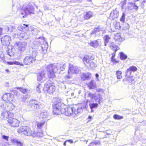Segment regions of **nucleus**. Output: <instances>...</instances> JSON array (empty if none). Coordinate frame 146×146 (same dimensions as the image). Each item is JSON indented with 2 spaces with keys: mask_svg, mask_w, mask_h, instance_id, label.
I'll use <instances>...</instances> for the list:
<instances>
[{
  "mask_svg": "<svg viewBox=\"0 0 146 146\" xmlns=\"http://www.w3.org/2000/svg\"><path fill=\"white\" fill-rule=\"evenodd\" d=\"M53 112L54 114L57 115H60L64 113L65 111L64 108L62 107L61 103L55 102L52 106Z\"/></svg>",
  "mask_w": 146,
  "mask_h": 146,
  "instance_id": "f03ea898",
  "label": "nucleus"
},
{
  "mask_svg": "<svg viewBox=\"0 0 146 146\" xmlns=\"http://www.w3.org/2000/svg\"><path fill=\"white\" fill-rule=\"evenodd\" d=\"M8 118L12 117L14 116V114L12 112H8Z\"/></svg>",
  "mask_w": 146,
  "mask_h": 146,
  "instance_id": "5fc2aeb1",
  "label": "nucleus"
},
{
  "mask_svg": "<svg viewBox=\"0 0 146 146\" xmlns=\"http://www.w3.org/2000/svg\"><path fill=\"white\" fill-rule=\"evenodd\" d=\"M79 72L80 70L77 67L72 64H69L67 77L68 78H70L72 74L78 73Z\"/></svg>",
  "mask_w": 146,
  "mask_h": 146,
  "instance_id": "423d86ee",
  "label": "nucleus"
},
{
  "mask_svg": "<svg viewBox=\"0 0 146 146\" xmlns=\"http://www.w3.org/2000/svg\"><path fill=\"white\" fill-rule=\"evenodd\" d=\"M87 65V66L88 68H92L96 67V65L93 62L92 60H90V62L89 64Z\"/></svg>",
  "mask_w": 146,
  "mask_h": 146,
  "instance_id": "7c9ffc66",
  "label": "nucleus"
},
{
  "mask_svg": "<svg viewBox=\"0 0 146 146\" xmlns=\"http://www.w3.org/2000/svg\"><path fill=\"white\" fill-rule=\"evenodd\" d=\"M29 97V96L28 95L25 96H23L20 98V100L22 101H25L26 99Z\"/></svg>",
  "mask_w": 146,
  "mask_h": 146,
  "instance_id": "37998d69",
  "label": "nucleus"
},
{
  "mask_svg": "<svg viewBox=\"0 0 146 146\" xmlns=\"http://www.w3.org/2000/svg\"><path fill=\"white\" fill-rule=\"evenodd\" d=\"M127 0H124L121 2V8L123 9L125 7V5Z\"/></svg>",
  "mask_w": 146,
  "mask_h": 146,
  "instance_id": "de8ad7c7",
  "label": "nucleus"
},
{
  "mask_svg": "<svg viewBox=\"0 0 146 146\" xmlns=\"http://www.w3.org/2000/svg\"><path fill=\"white\" fill-rule=\"evenodd\" d=\"M92 143H94V144H95L96 145H98V143H99L98 142H92Z\"/></svg>",
  "mask_w": 146,
  "mask_h": 146,
  "instance_id": "69168bd1",
  "label": "nucleus"
},
{
  "mask_svg": "<svg viewBox=\"0 0 146 146\" xmlns=\"http://www.w3.org/2000/svg\"><path fill=\"white\" fill-rule=\"evenodd\" d=\"M119 16V11L115 9L111 11L110 13L109 18L112 20H114L117 18Z\"/></svg>",
  "mask_w": 146,
  "mask_h": 146,
  "instance_id": "f8f14e48",
  "label": "nucleus"
},
{
  "mask_svg": "<svg viewBox=\"0 0 146 146\" xmlns=\"http://www.w3.org/2000/svg\"><path fill=\"white\" fill-rule=\"evenodd\" d=\"M8 64L9 65L16 64V65H21L20 63L19 62L14 61V62H7Z\"/></svg>",
  "mask_w": 146,
  "mask_h": 146,
  "instance_id": "a19ab883",
  "label": "nucleus"
},
{
  "mask_svg": "<svg viewBox=\"0 0 146 146\" xmlns=\"http://www.w3.org/2000/svg\"><path fill=\"white\" fill-rule=\"evenodd\" d=\"M31 134L30 135H31L33 137H36V132L33 131V132H31Z\"/></svg>",
  "mask_w": 146,
  "mask_h": 146,
  "instance_id": "4d7b16f0",
  "label": "nucleus"
},
{
  "mask_svg": "<svg viewBox=\"0 0 146 146\" xmlns=\"http://www.w3.org/2000/svg\"><path fill=\"white\" fill-rule=\"evenodd\" d=\"M37 50H33L31 53V55L32 56V57L34 58H35L36 56H37Z\"/></svg>",
  "mask_w": 146,
  "mask_h": 146,
  "instance_id": "79ce46f5",
  "label": "nucleus"
},
{
  "mask_svg": "<svg viewBox=\"0 0 146 146\" xmlns=\"http://www.w3.org/2000/svg\"><path fill=\"white\" fill-rule=\"evenodd\" d=\"M96 78H98L99 77V75L98 74H96Z\"/></svg>",
  "mask_w": 146,
  "mask_h": 146,
  "instance_id": "338daca9",
  "label": "nucleus"
},
{
  "mask_svg": "<svg viewBox=\"0 0 146 146\" xmlns=\"http://www.w3.org/2000/svg\"><path fill=\"white\" fill-rule=\"evenodd\" d=\"M15 28L14 26H10L8 27V31L11 32Z\"/></svg>",
  "mask_w": 146,
  "mask_h": 146,
  "instance_id": "09e8293b",
  "label": "nucleus"
},
{
  "mask_svg": "<svg viewBox=\"0 0 146 146\" xmlns=\"http://www.w3.org/2000/svg\"><path fill=\"white\" fill-rule=\"evenodd\" d=\"M14 98V96L13 94L7 93L3 95L2 99L5 101H8L11 102L13 100Z\"/></svg>",
  "mask_w": 146,
  "mask_h": 146,
  "instance_id": "1a4fd4ad",
  "label": "nucleus"
},
{
  "mask_svg": "<svg viewBox=\"0 0 146 146\" xmlns=\"http://www.w3.org/2000/svg\"><path fill=\"white\" fill-rule=\"evenodd\" d=\"M98 106V104L97 103H90L89 104V106L91 110V112L94 111L93 109L96 108Z\"/></svg>",
  "mask_w": 146,
  "mask_h": 146,
  "instance_id": "a878e982",
  "label": "nucleus"
},
{
  "mask_svg": "<svg viewBox=\"0 0 146 146\" xmlns=\"http://www.w3.org/2000/svg\"><path fill=\"white\" fill-rule=\"evenodd\" d=\"M77 110H74V114H75L76 115V116H77V115L79 113H77Z\"/></svg>",
  "mask_w": 146,
  "mask_h": 146,
  "instance_id": "052dcab7",
  "label": "nucleus"
},
{
  "mask_svg": "<svg viewBox=\"0 0 146 146\" xmlns=\"http://www.w3.org/2000/svg\"><path fill=\"white\" fill-rule=\"evenodd\" d=\"M129 68L131 71L133 72L137 70V68L135 66H131Z\"/></svg>",
  "mask_w": 146,
  "mask_h": 146,
  "instance_id": "3c124183",
  "label": "nucleus"
},
{
  "mask_svg": "<svg viewBox=\"0 0 146 146\" xmlns=\"http://www.w3.org/2000/svg\"><path fill=\"white\" fill-rule=\"evenodd\" d=\"M41 47L43 51L44 50H46V49L48 48V45L47 43L45 42L44 44H42Z\"/></svg>",
  "mask_w": 146,
  "mask_h": 146,
  "instance_id": "4c0bfd02",
  "label": "nucleus"
},
{
  "mask_svg": "<svg viewBox=\"0 0 146 146\" xmlns=\"http://www.w3.org/2000/svg\"><path fill=\"white\" fill-rule=\"evenodd\" d=\"M8 112L4 111V112L1 113V116L3 119H5L6 118H8Z\"/></svg>",
  "mask_w": 146,
  "mask_h": 146,
  "instance_id": "2f4dec72",
  "label": "nucleus"
},
{
  "mask_svg": "<svg viewBox=\"0 0 146 146\" xmlns=\"http://www.w3.org/2000/svg\"><path fill=\"white\" fill-rule=\"evenodd\" d=\"M110 47L113 50H114L115 53L119 48V47L115 45L113 43L111 44Z\"/></svg>",
  "mask_w": 146,
  "mask_h": 146,
  "instance_id": "f704fd0d",
  "label": "nucleus"
},
{
  "mask_svg": "<svg viewBox=\"0 0 146 146\" xmlns=\"http://www.w3.org/2000/svg\"><path fill=\"white\" fill-rule=\"evenodd\" d=\"M27 32L25 33H21L20 34V36L22 38H23L25 39H27L29 38L30 35L29 32L28 31V30H27Z\"/></svg>",
  "mask_w": 146,
  "mask_h": 146,
  "instance_id": "5701e85b",
  "label": "nucleus"
},
{
  "mask_svg": "<svg viewBox=\"0 0 146 146\" xmlns=\"http://www.w3.org/2000/svg\"><path fill=\"white\" fill-rule=\"evenodd\" d=\"M66 66V64L64 62L50 64L47 66V74L50 78H54L55 77V74L60 73L61 71L64 70Z\"/></svg>",
  "mask_w": 146,
  "mask_h": 146,
  "instance_id": "f257e3e1",
  "label": "nucleus"
},
{
  "mask_svg": "<svg viewBox=\"0 0 146 146\" xmlns=\"http://www.w3.org/2000/svg\"><path fill=\"white\" fill-rule=\"evenodd\" d=\"M92 15V13L91 12H87L84 16V18L85 19H88L91 17Z\"/></svg>",
  "mask_w": 146,
  "mask_h": 146,
  "instance_id": "473e14b6",
  "label": "nucleus"
},
{
  "mask_svg": "<svg viewBox=\"0 0 146 146\" xmlns=\"http://www.w3.org/2000/svg\"><path fill=\"white\" fill-rule=\"evenodd\" d=\"M43 134L41 131L38 132L36 133V136L41 137L42 136Z\"/></svg>",
  "mask_w": 146,
  "mask_h": 146,
  "instance_id": "864d4df0",
  "label": "nucleus"
},
{
  "mask_svg": "<svg viewBox=\"0 0 146 146\" xmlns=\"http://www.w3.org/2000/svg\"><path fill=\"white\" fill-rule=\"evenodd\" d=\"M2 33V29L0 28V36H1Z\"/></svg>",
  "mask_w": 146,
  "mask_h": 146,
  "instance_id": "680f3d73",
  "label": "nucleus"
},
{
  "mask_svg": "<svg viewBox=\"0 0 146 146\" xmlns=\"http://www.w3.org/2000/svg\"><path fill=\"white\" fill-rule=\"evenodd\" d=\"M91 74L88 72L85 73H83L80 75L81 78L82 80H84L88 78H90Z\"/></svg>",
  "mask_w": 146,
  "mask_h": 146,
  "instance_id": "4be33fe9",
  "label": "nucleus"
},
{
  "mask_svg": "<svg viewBox=\"0 0 146 146\" xmlns=\"http://www.w3.org/2000/svg\"><path fill=\"white\" fill-rule=\"evenodd\" d=\"M18 132L26 136H29L31 134V129L28 126H22L19 128L17 130Z\"/></svg>",
  "mask_w": 146,
  "mask_h": 146,
  "instance_id": "0eeeda50",
  "label": "nucleus"
},
{
  "mask_svg": "<svg viewBox=\"0 0 146 146\" xmlns=\"http://www.w3.org/2000/svg\"><path fill=\"white\" fill-rule=\"evenodd\" d=\"M88 146H94V143H90Z\"/></svg>",
  "mask_w": 146,
  "mask_h": 146,
  "instance_id": "e2e57ef3",
  "label": "nucleus"
},
{
  "mask_svg": "<svg viewBox=\"0 0 146 146\" xmlns=\"http://www.w3.org/2000/svg\"><path fill=\"white\" fill-rule=\"evenodd\" d=\"M89 95L92 98L94 99L96 101L98 102L99 104L100 103V101L102 99V96L100 94H90Z\"/></svg>",
  "mask_w": 146,
  "mask_h": 146,
  "instance_id": "4468645a",
  "label": "nucleus"
},
{
  "mask_svg": "<svg viewBox=\"0 0 146 146\" xmlns=\"http://www.w3.org/2000/svg\"><path fill=\"white\" fill-rule=\"evenodd\" d=\"M120 58L122 60H125L127 58V56L122 52L120 53Z\"/></svg>",
  "mask_w": 146,
  "mask_h": 146,
  "instance_id": "ea45409f",
  "label": "nucleus"
},
{
  "mask_svg": "<svg viewBox=\"0 0 146 146\" xmlns=\"http://www.w3.org/2000/svg\"><path fill=\"white\" fill-rule=\"evenodd\" d=\"M0 61L3 63L5 62L4 54L3 53L0 54Z\"/></svg>",
  "mask_w": 146,
  "mask_h": 146,
  "instance_id": "58836bf2",
  "label": "nucleus"
},
{
  "mask_svg": "<svg viewBox=\"0 0 146 146\" xmlns=\"http://www.w3.org/2000/svg\"><path fill=\"white\" fill-rule=\"evenodd\" d=\"M127 81L129 83L131 82L132 80L130 77H128L126 79Z\"/></svg>",
  "mask_w": 146,
  "mask_h": 146,
  "instance_id": "bf43d9fd",
  "label": "nucleus"
},
{
  "mask_svg": "<svg viewBox=\"0 0 146 146\" xmlns=\"http://www.w3.org/2000/svg\"><path fill=\"white\" fill-rule=\"evenodd\" d=\"M18 49L22 51H23L27 47V43L25 42H18L17 45Z\"/></svg>",
  "mask_w": 146,
  "mask_h": 146,
  "instance_id": "2eb2a0df",
  "label": "nucleus"
},
{
  "mask_svg": "<svg viewBox=\"0 0 146 146\" xmlns=\"http://www.w3.org/2000/svg\"><path fill=\"white\" fill-rule=\"evenodd\" d=\"M5 71H6L7 72H9V70L8 69H6Z\"/></svg>",
  "mask_w": 146,
  "mask_h": 146,
  "instance_id": "774afa93",
  "label": "nucleus"
},
{
  "mask_svg": "<svg viewBox=\"0 0 146 146\" xmlns=\"http://www.w3.org/2000/svg\"><path fill=\"white\" fill-rule=\"evenodd\" d=\"M45 122V120H44L41 122L36 121V124L38 128L40 129L44 124Z\"/></svg>",
  "mask_w": 146,
  "mask_h": 146,
  "instance_id": "bb28decb",
  "label": "nucleus"
},
{
  "mask_svg": "<svg viewBox=\"0 0 146 146\" xmlns=\"http://www.w3.org/2000/svg\"><path fill=\"white\" fill-rule=\"evenodd\" d=\"M42 88V86L40 84H38L36 88V90L38 93L40 92V89Z\"/></svg>",
  "mask_w": 146,
  "mask_h": 146,
  "instance_id": "49530a36",
  "label": "nucleus"
},
{
  "mask_svg": "<svg viewBox=\"0 0 146 146\" xmlns=\"http://www.w3.org/2000/svg\"><path fill=\"white\" fill-rule=\"evenodd\" d=\"M12 143L16 146H23V144L18 139L13 138L11 139Z\"/></svg>",
  "mask_w": 146,
  "mask_h": 146,
  "instance_id": "a211bd4d",
  "label": "nucleus"
},
{
  "mask_svg": "<svg viewBox=\"0 0 146 146\" xmlns=\"http://www.w3.org/2000/svg\"><path fill=\"white\" fill-rule=\"evenodd\" d=\"M45 71L44 70H42L37 74V80L40 81L45 80Z\"/></svg>",
  "mask_w": 146,
  "mask_h": 146,
  "instance_id": "dca6fc26",
  "label": "nucleus"
},
{
  "mask_svg": "<svg viewBox=\"0 0 146 146\" xmlns=\"http://www.w3.org/2000/svg\"><path fill=\"white\" fill-rule=\"evenodd\" d=\"M24 10L21 13V16L22 17H25L27 15L31 14H33L35 8L33 6L27 5L26 7H24Z\"/></svg>",
  "mask_w": 146,
  "mask_h": 146,
  "instance_id": "20e7f679",
  "label": "nucleus"
},
{
  "mask_svg": "<svg viewBox=\"0 0 146 146\" xmlns=\"http://www.w3.org/2000/svg\"><path fill=\"white\" fill-rule=\"evenodd\" d=\"M30 104L32 108L34 107L35 108L38 109L39 106L38 102L35 100H32L30 101Z\"/></svg>",
  "mask_w": 146,
  "mask_h": 146,
  "instance_id": "412c9836",
  "label": "nucleus"
},
{
  "mask_svg": "<svg viewBox=\"0 0 146 146\" xmlns=\"http://www.w3.org/2000/svg\"><path fill=\"white\" fill-rule=\"evenodd\" d=\"M67 141H68L71 143H72L73 142V141L72 140H71V139L67 140Z\"/></svg>",
  "mask_w": 146,
  "mask_h": 146,
  "instance_id": "0e129e2a",
  "label": "nucleus"
},
{
  "mask_svg": "<svg viewBox=\"0 0 146 146\" xmlns=\"http://www.w3.org/2000/svg\"><path fill=\"white\" fill-rule=\"evenodd\" d=\"M65 109V111L64 113L66 115L69 116L72 114H74V108L68 107Z\"/></svg>",
  "mask_w": 146,
  "mask_h": 146,
  "instance_id": "6ab92c4d",
  "label": "nucleus"
},
{
  "mask_svg": "<svg viewBox=\"0 0 146 146\" xmlns=\"http://www.w3.org/2000/svg\"><path fill=\"white\" fill-rule=\"evenodd\" d=\"M35 115L36 117H39L40 119H44L48 116V115L47 112L46 111L42 112L40 115V112L38 111L36 112V114Z\"/></svg>",
  "mask_w": 146,
  "mask_h": 146,
  "instance_id": "f3484780",
  "label": "nucleus"
},
{
  "mask_svg": "<svg viewBox=\"0 0 146 146\" xmlns=\"http://www.w3.org/2000/svg\"><path fill=\"white\" fill-rule=\"evenodd\" d=\"M114 39L116 42H118L117 43L119 44L122 41V38L121 37L119 33L116 34L115 36Z\"/></svg>",
  "mask_w": 146,
  "mask_h": 146,
  "instance_id": "b1692460",
  "label": "nucleus"
},
{
  "mask_svg": "<svg viewBox=\"0 0 146 146\" xmlns=\"http://www.w3.org/2000/svg\"><path fill=\"white\" fill-rule=\"evenodd\" d=\"M98 42L99 41L98 40L90 41L88 42V44L90 46L94 48H96L98 46H100L101 45V44L99 43Z\"/></svg>",
  "mask_w": 146,
  "mask_h": 146,
  "instance_id": "aec40b11",
  "label": "nucleus"
},
{
  "mask_svg": "<svg viewBox=\"0 0 146 146\" xmlns=\"http://www.w3.org/2000/svg\"><path fill=\"white\" fill-rule=\"evenodd\" d=\"M104 40V45L106 46L107 44L108 43L110 39V38L108 35H106L103 37Z\"/></svg>",
  "mask_w": 146,
  "mask_h": 146,
  "instance_id": "c85d7f7f",
  "label": "nucleus"
},
{
  "mask_svg": "<svg viewBox=\"0 0 146 146\" xmlns=\"http://www.w3.org/2000/svg\"><path fill=\"white\" fill-rule=\"evenodd\" d=\"M7 52V54L10 56H13L15 54L14 49L12 48L11 49L8 50Z\"/></svg>",
  "mask_w": 146,
  "mask_h": 146,
  "instance_id": "c756f323",
  "label": "nucleus"
},
{
  "mask_svg": "<svg viewBox=\"0 0 146 146\" xmlns=\"http://www.w3.org/2000/svg\"><path fill=\"white\" fill-rule=\"evenodd\" d=\"M16 88H17L18 89H19V90L23 93H25L27 92L28 91L27 89L24 88H23L21 87H16Z\"/></svg>",
  "mask_w": 146,
  "mask_h": 146,
  "instance_id": "e433bc0d",
  "label": "nucleus"
},
{
  "mask_svg": "<svg viewBox=\"0 0 146 146\" xmlns=\"http://www.w3.org/2000/svg\"><path fill=\"white\" fill-rule=\"evenodd\" d=\"M88 86L90 88L93 89L95 88L96 86L95 82L93 81H92L90 83Z\"/></svg>",
  "mask_w": 146,
  "mask_h": 146,
  "instance_id": "72a5a7b5",
  "label": "nucleus"
},
{
  "mask_svg": "<svg viewBox=\"0 0 146 146\" xmlns=\"http://www.w3.org/2000/svg\"><path fill=\"white\" fill-rule=\"evenodd\" d=\"M77 113H80V112H82V108H78L77 109Z\"/></svg>",
  "mask_w": 146,
  "mask_h": 146,
  "instance_id": "13d9d810",
  "label": "nucleus"
},
{
  "mask_svg": "<svg viewBox=\"0 0 146 146\" xmlns=\"http://www.w3.org/2000/svg\"><path fill=\"white\" fill-rule=\"evenodd\" d=\"M139 8V7L136 5L135 3L132 2H129L128 6L126 8V9H127L129 10L133 11H137Z\"/></svg>",
  "mask_w": 146,
  "mask_h": 146,
  "instance_id": "9b49d317",
  "label": "nucleus"
},
{
  "mask_svg": "<svg viewBox=\"0 0 146 146\" xmlns=\"http://www.w3.org/2000/svg\"><path fill=\"white\" fill-rule=\"evenodd\" d=\"M36 60L35 58L31 56H27L24 59V63L25 64L32 63Z\"/></svg>",
  "mask_w": 146,
  "mask_h": 146,
  "instance_id": "ddd939ff",
  "label": "nucleus"
},
{
  "mask_svg": "<svg viewBox=\"0 0 146 146\" xmlns=\"http://www.w3.org/2000/svg\"><path fill=\"white\" fill-rule=\"evenodd\" d=\"M55 86L51 85L50 83H47L44 85L43 90L46 93L51 94L55 91Z\"/></svg>",
  "mask_w": 146,
  "mask_h": 146,
  "instance_id": "39448f33",
  "label": "nucleus"
},
{
  "mask_svg": "<svg viewBox=\"0 0 146 146\" xmlns=\"http://www.w3.org/2000/svg\"><path fill=\"white\" fill-rule=\"evenodd\" d=\"M23 26H20L18 27L17 29V31H22L24 30H26L28 29V28H27L28 27V25H25V24L23 25Z\"/></svg>",
  "mask_w": 146,
  "mask_h": 146,
  "instance_id": "393cba45",
  "label": "nucleus"
},
{
  "mask_svg": "<svg viewBox=\"0 0 146 146\" xmlns=\"http://www.w3.org/2000/svg\"><path fill=\"white\" fill-rule=\"evenodd\" d=\"M8 123L11 127H16L19 126V121L15 118L10 119L8 120Z\"/></svg>",
  "mask_w": 146,
  "mask_h": 146,
  "instance_id": "6e6552de",
  "label": "nucleus"
},
{
  "mask_svg": "<svg viewBox=\"0 0 146 146\" xmlns=\"http://www.w3.org/2000/svg\"><path fill=\"white\" fill-rule=\"evenodd\" d=\"M1 41L2 44L5 45H8L11 41V37L7 35L2 37L1 38Z\"/></svg>",
  "mask_w": 146,
  "mask_h": 146,
  "instance_id": "9d476101",
  "label": "nucleus"
},
{
  "mask_svg": "<svg viewBox=\"0 0 146 146\" xmlns=\"http://www.w3.org/2000/svg\"><path fill=\"white\" fill-rule=\"evenodd\" d=\"M0 107L4 111H9L15 109V105L11 102H4L1 103Z\"/></svg>",
  "mask_w": 146,
  "mask_h": 146,
  "instance_id": "7ed1b4c3",
  "label": "nucleus"
},
{
  "mask_svg": "<svg viewBox=\"0 0 146 146\" xmlns=\"http://www.w3.org/2000/svg\"><path fill=\"white\" fill-rule=\"evenodd\" d=\"M131 71L129 68L126 72V75L128 76H129L131 74Z\"/></svg>",
  "mask_w": 146,
  "mask_h": 146,
  "instance_id": "603ef678",
  "label": "nucleus"
},
{
  "mask_svg": "<svg viewBox=\"0 0 146 146\" xmlns=\"http://www.w3.org/2000/svg\"><path fill=\"white\" fill-rule=\"evenodd\" d=\"M2 138L6 140V141H9V137L5 136V135H3L2 136Z\"/></svg>",
  "mask_w": 146,
  "mask_h": 146,
  "instance_id": "6e6d98bb",
  "label": "nucleus"
},
{
  "mask_svg": "<svg viewBox=\"0 0 146 146\" xmlns=\"http://www.w3.org/2000/svg\"><path fill=\"white\" fill-rule=\"evenodd\" d=\"M113 117L114 119H120L123 118L122 116H120L116 114L114 115L113 116Z\"/></svg>",
  "mask_w": 146,
  "mask_h": 146,
  "instance_id": "c03bdc74",
  "label": "nucleus"
},
{
  "mask_svg": "<svg viewBox=\"0 0 146 146\" xmlns=\"http://www.w3.org/2000/svg\"><path fill=\"white\" fill-rule=\"evenodd\" d=\"M100 29L99 28H96L94 29V30L93 31L92 33H91V35H93L95 33L96 35V33H97L99 31Z\"/></svg>",
  "mask_w": 146,
  "mask_h": 146,
  "instance_id": "a18cd8bd",
  "label": "nucleus"
},
{
  "mask_svg": "<svg viewBox=\"0 0 146 146\" xmlns=\"http://www.w3.org/2000/svg\"><path fill=\"white\" fill-rule=\"evenodd\" d=\"M90 59L89 58L88 56H85L83 58V61H84V64L87 66V65L89 63Z\"/></svg>",
  "mask_w": 146,
  "mask_h": 146,
  "instance_id": "cd10ccee",
  "label": "nucleus"
},
{
  "mask_svg": "<svg viewBox=\"0 0 146 146\" xmlns=\"http://www.w3.org/2000/svg\"><path fill=\"white\" fill-rule=\"evenodd\" d=\"M125 14L124 13H123L120 19V21L123 22H124L125 20Z\"/></svg>",
  "mask_w": 146,
  "mask_h": 146,
  "instance_id": "8fccbe9b",
  "label": "nucleus"
},
{
  "mask_svg": "<svg viewBox=\"0 0 146 146\" xmlns=\"http://www.w3.org/2000/svg\"><path fill=\"white\" fill-rule=\"evenodd\" d=\"M117 79H120L122 78V72L120 71H117L115 73Z\"/></svg>",
  "mask_w": 146,
  "mask_h": 146,
  "instance_id": "c9c22d12",
  "label": "nucleus"
}]
</instances>
